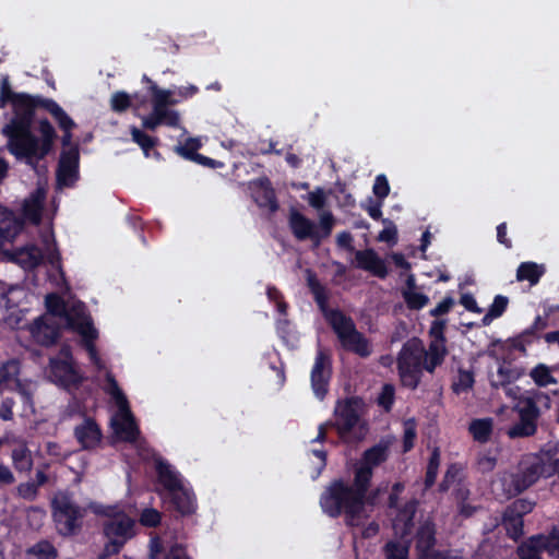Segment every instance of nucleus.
<instances>
[{"mask_svg":"<svg viewBox=\"0 0 559 559\" xmlns=\"http://www.w3.org/2000/svg\"><path fill=\"white\" fill-rule=\"evenodd\" d=\"M312 294L314 295L316 301L324 311V313L328 312L329 310L324 309L325 304L328 302V295L325 288L323 286L317 287L316 290L312 292Z\"/></svg>","mask_w":559,"mask_h":559,"instance_id":"nucleus-59","label":"nucleus"},{"mask_svg":"<svg viewBox=\"0 0 559 559\" xmlns=\"http://www.w3.org/2000/svg\"><path fill=\"white\" fill-rule=\"evenodd\" d=\"M545 269L534 262H523L516 271L518 281H528L532 285L538 283L540 276L544 274Z\"/></svg>","mask_w":559,"mask_h":559,"instance_id":"nucleus-31","label":"nucleus"},{"mask_svg":"<svg viewBox=\"0 0 559 559\" xmlns=\"http://www.w3.org/2000/svg\"><path fill=\"white\" fill-rule=\"evenodd\" d=\"M37 485L32 481L20 484L17 487L19 496L26 499L33 500L37 495Z\"/></svg>","mask_w":559,"mask_h":559,"instance_id":"nucleus-47","label":"nucleus"},{"mask_svg":"<svg viewBox=\"0 0 559 559\" xmlns=\"http://www.w3.org/2000/svg\"><path fill=\"white\" fill-rule=\"evenodd\" d=\"M416 506L417 502L412 500L396 515L393 522L395 537L383 547L385 559H408L411 545L408 535L412 532Z\"/></svg>","mask_w":559,"mask_h":559,"instance_id":"nucleus-8","label":"nucleus"},{"mask_svg":"<svg viewBox=\"0 0 559 559\" xmlns=\"http://www.w3.org/2000/svg\"><path fill=\"white\" fill-rule=\"evenodd\" d=\"M361 413V401L352 397L344 402H338L334 414L336 420L331 424L335 427L342 438H344L358 423Z\"/></svg>","mask_w":559,"mask_h":559,"instance_id":"nucleus-15","label":"nucleus"},{"mask_svg":"<svg viewBox=\"0 0 559 559\" xmlns=\"http://www.w3.org/2000/svg\"><path fill=\"white\" fill-rule=\"evenodd\" d=\"M325 319L337 334L344 348L358 354L361 357L370 355V346L365 336L357 331L354 321L338 310L325 312Z\"/></svg>","mask_w":559,"mask_h":559,"instance_id":"nucleus-9","label":"nucleus"},{"mask_svg":"<svg viewBox=\"0 0 559 559\" xmlns=\"http://www.w3.org/2000/svg\"><path fill=\"white\" fill-rule=\"evenodd\" d=\"M331 377V360L326 352L320 349L311 370V386L317 397L322 400L326 392Z\"/></svg>","mask_w":559,"mask_h":559,"instance_id":"nucleus-18","label":"nucleus"},{"mask_svg":"<svg viewBox=\"0 0 559 559\" xmlns=\"http://www.w3.org/2000/svg\"><path fill=\"white\" fill-rule=\"evenodd\" d=\"M11 259L25 270L36 267L43 260V253L36 246L29 245L10 253Z\"/></svg>","mask_w":559,"mask_h":559,"instance_id":"nucleus-25","label":"nucleus"},{"mask_svg":"<svg viewBox=\"0 0 559 559\" xmlns=\"http://www.w3.org/2000/svg\"><path fill=\"white\" fill-rule=\"evenodd\" d=\"M106 379L108 382V392L116 401L119 409L116 418L112 419L115 433L120 440L139 445L141 439L140 431L129 408L127 397L111 373L108 372Z\"/></svg>","mask_w":559,"mask_h":559,"instance_id":"nucleus-7","label":"nucleus"},{"mask_svg":"<svg viewBox=\"0 0 559 559\" xmlns=\"http://www.w3.org/2000/svg\"><path fill=\"white\" fill-rule=\"evenodd\" d=\"M333 225H334V217H333L332 213L331 212L321 213L320 226L324 231V234H323L324 237L330 236Z\"/></svg>","mask_w":559,"mask_h":559,"instance_id":"nucleus-50","label":"nucleus"},{"mask_svg":"<svg viewBox=\"0 0 559 559\" xmlns=\"http://www.w3.org/2000/svg\"><path fill=\"white\" fill-rule=\"evenodd\" d=\"M57 549L47 540H40L27 549L24 559H57Z\"/></svg>","mask_w":559,"mask_h":559,"instance_id":"nucleus-32","label":"nucleus"},{"mask_svg":"<svg viewBox=\"0 0 559 559\" xmlns=\"http://www.w3.org/2000/svg\"><path fill=\"white\" fill-rule=\"evenodd\" d=\"M201 146L200 140L197 138H189L183 145L176 147V152L181 156L191 159L195 154L197 150Z\"/></svg>","mask_w":559,"mask_h":559,"instance_id":"nucleus-43","label":"nucleus"},{"mask_svg":"<svg viewBox=\"0 0 559 559\" xmlns=\"http://www.w3.org/2000/svg\"><path fill=\"white\" fill-rule=\"evenodd\" d=\"M454 305L452 297H445L436 308L430 310L432 317H439L448 313Z\"/></svg>","mask_w":559,"mask_h":559,"instance_id":"nucleus-49","label":"nucleus"},{"mask_svg":"<svg viewBox=\"0 0 559 559\" xmlns=\"http://www.w3.org/2000/svg\"><path fill=\"white\" fill-rule=\"evenodd\" d=\"M492 430V420L489 418L475 419L469 425V431L475 440L485 442L489 439Z\"/></svg>","mask_w":559,"mask_h":559,"instance_id":"nucleus-35","label":"nucleus"},{"mask_svg":"<svg viewBox=\"0 0 559 559\" xmlns=\"http://www.w3.org/2000/svg\"><path fill=\"white\" fill-rule=\"evenodd\" d=\"M46 307L47 313L38 318L32 328L36 342L46 346L52 345L62 328H71L81 335L94 365L98 369L104 368L93 344L98 333L91 317L85 312L84 304L78 300L64 301L58 295L51 294L46 297Z\"/></svg>","mask_w":559,"mask_h":559,"instance_id":"nucleus-3","label":"nucleus"},{"mask_svg":"<svg viewBox=\"0 0 559 559\" xmlns=\"http://www.w3.org/2000/svg\"><path fill=\"white\" fill-rule=\"evenodd\" d=\"M386 459L388 447L384 444L380 443L365 451L361 463L356 469L354 484L347 485L342 480H335L322 493L320 504L323 511L332 518L344 512L348 525H359L364 518L365 502L373 503L380 492L377 489L370 496H366L372 468Z\"/></svg>","mask_w":559,"mask_h":559,"instance_id":"nucleus-2","label":"nucleus"},{"mask_svg":"<svg viewBox=\"0 0 559 559\" xmlns=\"http://www.w3.org/2000/svg\"><path fill=\"white\" fill-rule=\"evenodd\" d=\"M1 100L11 102L14 112L11 120L2 128V134L8 138L9 152L17 159L35 166L51 148L56 136L53 127L45 119L39 122L41 139L32 133L34 109L37 103L28 95L13 93L7 79L3 80L1 87Z\"/></svg>","mask_w":559,"mask_h":559,"instance_id":"nucleus-1","label":"nucleus"},{"mask_svg":"<svg viewBox=\"0 0 559 559\" xmlns=\"http://www.w3.org/2000/svg\"><path fill=\"white\" fill-rule=\"evenodd\" d=\"M165 559H188L186 550L180 545H174L166 554Z\"/></svg>","mask_w":559,"mask_h":559,"instance_id":"nucleus-57","label":"nucleus"},{"mask_svg":"<svg viewBox=\"0 0 559 559\" xmlns=\"http://www.w3.org/2000/svg\"><path fill=\"white\" fill-rule=\"evenodd\" d=\"M47 377L51 382L68 391L76 389L82 382L83 377L73 366L69 347L63 346L57 357L50 358Z\"/></svg>","mask_w":559,"mask_h":559,"instance_id":"nucleus-12","label":"nucleus"},{"mask_svg":"<svg viewBox=\"0 0 559 559\" xmlns=\"http://www.w3.org/2000/svg\"><path fill=\"white\" fill-rule=\"evenodd\" d=\"M552 474L554 468L549 461L537 454H527L519 462L516 472H504L492 481V491L509 499L530 488L540 477H549Z\"/></svg>","mask_w":559,"mask_h":559,"instance_id":"nucleus-5","label":"nucleus"},{"mask_svg":"<svg viewBox=\"0 0 559 559\" xmlns=\"http://www.w3.org/2000/svg\"><path fill=\"white\" fill-rule=\"evenodd\" d=\"M390 192V186L384 175H379L373 185V193L383 200Z\"/></svg>","mask_w":559,"mask_h":559,"instance_id":"nucleus-46","label":"nucleus"},{"mask_svg":"<svg viewBox=\"0 0 559 559\" xmlns=\"http://www.w3.org/2000/svg\"><path fill=\"white\" fill-rule=\"evenodd\" d=\"M531 510H532V503L527 502L525 500H518L513 503V506L510 509H508V511L512 512L513 514H516L518 512H520L521 518L524 513H527Z\"/></svg>","mask_w":559,"mask_h":559,"instance_id":"nucleus-55","label":"nucleus"},{"mask_svg":"<svg viewBox=\"0 0 559 559\" xmlns=\"http://www.w3.org/2000/svg\"><path fill=\"white\" fill-rule=\"evenodd\" d=\"M546 551L559 559V531L552 530L547 536L538 535L530 539L526 547L520 548L521 559H542L540 552Z\"/></svg>","mask_w":559,"mask_h":559,"instance_id":"nucleus-16","label":"nucleus"},{"mask_svg":"<svg viewBox=\"0 0 559 559\" xmlns=\"http://www.w3.org/2000/svg\"><path fill=\"white\" fill-rule=\"evenodd\" d=\"M179 120L178 111L168 109V107H155L151 115L142 117V126L144 129L154 131L160 124L177 127Z\"/></svg>","mask_w":559,"mask_h":559,"instance_id":"nucleus-20","label":"nucleus"},{"mask_svg":"<svg viewBox=\"0 0 559 559\" xmlns=\"http://www.w3.org/2000/svg\"><path fill=\"white\" fill-rule=\"evenodd\" d=\"M15 481L11 469L0 462V487L12 485Z\"/></svg>","mask_w":559,"mask_h":559,"instance_id":"nucleus-52","label":"nucleus"},{"mask_svg":"<svg viewBox=\"0 0 559 559\" xmlns=\"http://www.w3.org/2000/svg\"><path fill=\"white\" fill-rule=\"evenodd\" d=\"M519 420L507 430L511 439L528 438L537 432V420L540 417V409L536 401L531 396L521 397L514 407Z\"/></svg>","mask_w":559,"mask_h":559,"instance_id":"nucleus-13","label":"nucleus"},{"mask_svg":"<svg viewBox=\"0 0 559 559\" xmlns=\"http://www.w3.org/2000/svg\"><path fill=\"white\" fill-rule=\"evenodd\" d=\"M506 233H507V226L504 223L500 224L498 227H497V238L499 240V242L506 245L507 247H510L511 243L510 241L506 238Z\"/></svg>","mask_w":559,"mask_h":559,"instance_id":"nucleus-62","label":"nucleus"},{"mask_svg":"<svg viewBox=\"0 0 559 559\" xmlns=\"http://www.w3.org/2000/svg\"><path fill=\"white\" fill-rule=\"evenodd\" d=\"M12 460L16 471L29 472L33 467L31 451L25 444H19L12 451Z\"/></svg>","mask_w":559,"mask_h":559,"instance_id":"nucleus-33","label":"nucleus"},{"mask_svg":"<svg viewBox=\"0 0 559 559\" xmlns=\"http://www.w3.org/2000/svg\"><path fill=\"white\" fill-rule=\"evenodd\" d=\"M503 524L507 530L508 535L513 538L518 539L522 533H523V520L520 516V512L516 514H513L510 511L506 512Z\"/></svg>","mask_w":559,"mask_h":559,"instance_id":"nucleus-36","label":"nucleus"},{"mask_svg":"<svg viewBox=\"0 0 559 559\" xmlns=\"http://www.w3.org/2000/svg\"><path fill=\"white\" fill-rule=\"evenodd\" d=\"M474 385V374L469 370L460 369L457 377L452 383V390L456 393H463L471 390Z\"/></svg>","mask_w":559,"mask_h":559,"instance_id":"nucleus-37","label":"nucleus"},{"mask_svg":"<svg viewBox=\"0 0 559 559\" xmlns=\"http://www.w3.org/2000/svg\"><path fill=\"white\" fill-rule=\"evenodd\" d=\"M93 511L104 516L103 532L107 543L98 559H107L117 555L124 544L131 539L134 532V520L112 506H92Z\"/></svg>","mask_w":559,"mask_h":559,"instance_id":"nucleus-6","label":"nucleus"},{"mask_svg":"<svg viewBox=\"0 0 559 559\" xmlns=\"http://www.w3.org/2000/svg\"><path fill=\"white\" fill-rule=\"evenodd\" d=\"M289 227L298 240H306L310 238L316 241V246L320 245V236L317 231L316 224L297 210H290Z\"/></svg>","mask_w":559,"mask_h":559,"instance_id":"nucleus-19","label":"nucleus"},{"mask_svg":"<svg viewBox=\"0 0 559 559\" xmlns=\"http://www.w3.org/2000/svg\"><path fill=\"white\" fill-rule=\"evenodd\" d=\"M41 104L57 120L59 127L63 131H71V129L74 128V121L66 114V111L56 102L51 99H45L41 102Z\"/></svg>","mask_w":559,"mask_h":559,"instance_id":"nucleus-30","label":"nucleus"},{"mask_svg":"<svg viewBox=\"0 0 559 559\" xmlns=\"http://www.w3.org/2000/svg\"><path fill=\"white\" fill-rule=\"evenodd\" d=\"M79 148L71 146L60 155L57 169V183L59 188L71 187L79 178Z\"/></svg>","mask_w":559,"mask_h":559,"instance_id":"nucleus-17","label":"nucleus"},{"mask_svg":"<svg viewBox=\"0 0 559 559\" xmlns=\"http://www.w3.org/2000/svg\"><path fill=\"white\" fill-rule=\"evenodd\" d=\"M47 191L38 187L23 202V215L33 224H38L41 219Z\"/></svg>","mask_w":559,"mask_h":559,"instance_id":"nucleus-21","label":"nucleus"},{"mask_svg":"<svg viewBox=\"0 0 559 559\" xmlns=\"http://www.w3.org/2000/svg\"><path fill=\"white\" fill-rule=\"evenodd\" d=\"M308 201L312 207L321 210L325 205V194L323 189L317 188L314 191H311L308 195Z\"/></svg>","mask_w":559,"mask_h":559,"instance_id":"nucleus-48","label":"nucleus"},{"mask_svg":"<svg viewBox=\"0 0 559 559\" xmlns=\"http://www.w3.org/2000/svg\"><path fill=\"white\" fill-rule=\"evenodd\" d=\"M75 414L81 415V421L73 428V436L76 442L81 445L82 450L93 451L97 449L103 440V433L98 424L92 418L85 416L81 411V406H69L68 415L73 416Z\"/></svg>","mask_w":559,"mask_h":559,"instance_id":"nucleus-14","label":"nucleus"},{"mask_svg":"<svg viewBox=\"0 0 559 559\" xmlns=\"http://www.w3.org/2000/svg\"><path fill=\"white\" fill-rule=\"evenodd\" d=\"M131 135L132 140L142 147L146 156L148 155V151L156 144V140L154 138L147 135L135 127L131 128Z\"/></svg>","mask_w":559,"mask_h":559,"instance_id":"nucleus-41","label":"nucleus"},{"mask_svg":"<svg viewBox=\"0 0 559 559\" xmlns=\"http://www.w3.org/2000/svg\"><path fill=\"white\" fill-rule=\"evenodd\" d=\"M131 105V97L126 92H116L111 95L110 107L116 112L126 111Z\"/></svg>","mask_w":559,"mask_h":559,"instance_id":"nucleus-42","label":"nucleus"},{"mask_svg":"<svg viewBox=\"0 0 559 559\" xmlns=\"http://www.w3.org/2000/svg\"><path fill=\"white\" fill-rule=\"evenodd\" d=\"M438 468H436V465L427 466L426 472V478H425V485L426 488H429L433 485L436 477H437Z\"/></svg>","mask_w":559,"mask_h":559,"instance_id":"nucleus-61","label":"nucleus"},{"mask_svg":"<svg viewBox=\"0 0 559 559\" xmlns=\"http://www.w3.org/2000/svg\"><path fill=\"white\" fill-rule=\"evenodd\" d=\"M358 267L371 272L373 275L384 278L388 274L382 259L372 250H360L355 253Z\"/></svg>","mask_w":559,"mask_h":559,"instance_id":"nucleus-22","label":"nucleus"},{"mask_svg":"<svg viewBox=\"0 0 559 559\" xmlns=\"http://www.w3.org/2000/svg\"><path fill=\"white\" fill-rule=\"evenodd\" d=\"M23 293H24L23 289L20 287H13V288L9 289L8 294L5 295L8 306H11V305L16 306L17 302L14 299V295L15 294L21 295Z\"/></svg>","mask_w":559,"mask_h":559,"instance_id":"nucleus-63","label":"nucleus"},{"mask_svg":"<svg viewBox=\"0 0 559 559\" xmlns=\"http://www.w3.org/2000/svg\"><path fill=\"white\" fill-rule=\"evenodd\" d=\"M24 401L32 406V397H33V384L32 383H22L21 381L14 388Z\"/></svg>","mask_w":559,"mask_h":559,"instance_id":"nucleus-51","label":"nucleus"},{"mask_svg":"<svg viewBox=\"0 0 559 559\" xmlns=\"http://www.w3.org/2000/svg\"><path fill=\"white\" fill-rule=\"evenodd\" d=\"M261 205L269 206L271 212H275L278 209L275 193L272 189H265L263 191V201L261 202Z\"/></svg>","mask_w":559,"mask_h":559,"instance_id":"nucleus-53","label":"nucleus"},{"mask_svg":"<svg viewBox=\"0 0 559 559\" xmlns=\"http://www.w3.org/2000/svg\"><path fill=\"white\" fill-rule=\"evenodd\" d=\"M352 242H353V236L348 231L340 233L336 237V243L342 248L353 250Z\"/></svg>","mask_w":559,"mask_h":559,"instance_id":"nucleus-58","label":"nucleus"},{"mask_svg":"<svg viewBox=\"0 0 559 559\" xmlns=\"http://www.w3.org/2000/svg\"><path fill=\"white\" fill-rule=\"evenodd\" d=\"M156 469L158 473L159 483L165 487V489L168 492H170L171 490H176L177 488L182 486L177 473L166 462L157 460Z\"/></svg>","mask_w":559,"mask_h":559,"instance_id":"nucleus-27","label":"nucleus"},{"mask_svg":"<svg viewBox=\"0 0 559 559\" xmlns=\"http://www.w3.org/2000/svg\"><path fill=\"white\" fill-rule=\"evenodd\" d=\"M508 302L507 297L501 295L496 296L487 314L483 319L484 324L487 325L492 319L500 317L507 309Z\"/></svg>","mask_w":559,"mask_h":559,"instance_id":"nucleus-39","label":"nucleus"},{"mask_svg":"<svg viewBox=\"0 0 559 559\" xmlns=\"http://www.w3.org/2000/svg\"><path fill=\"white\" fill-rule=\"evenodd\" d=\"M521 374L522 373L516 368L503 362L499 365L496 372L490 373L489 380L492 388H507L515 382Z\"/></svg>","mask_w":559,"mask_h":559,"instance_id":"nucleus-26","label":"nucleus"},{"mask_svg":"<svg viewBox=\"0 0 559 559\" xmlns=\"http://www.w3.org/2000/svg\"><path fill=\"white\" fill-rule=\"evenodd\" d=\"M23 228V221L12 211L0 205V236L13 240Z\"/></svg>","mask_w":559,"mask_h":559,"instance_id":"nucleus-24","label":"nucleus"},{"mask_svg":"<svg viewBox=\"0 0 559 559\" xmlns=\"http://www.w3.org/2000/svg\"><path fill=\"white\" fill-rule=\"evenodd\" d=\"M168 497L175 509L181 514H189L194 510L193 499L182 486L168 492Z\"/></svg>","mask_w":559,"mask_h":559,"instance_id":"nucleus-29","label":"nucleus"},{"mask_svg":"<svg viewBox=\"0 0 559 559\" xmlns=\"http://www.w3.org/2000/svg\"><path fill=\"white\" fill-rule=\"evenodd\" d=\"M444 329V320L432 322L428 348L418 338H412L403 345L397 358V368L404 385L415 389L423 370L433 373L435 369L443 362L448 355Z\"/></svg>","mask_w":559,"mask_h":559,"instance_id":"nucleus-4","label":"nucleus"},{"mask_svg":"<svg viewBox=\"0 0 559 559\" xmlns=\"http://www.w3.org/2000/svg\"><path fill=\"white\" fill-rule=\"evenodd\" d=\"M403 297L411 309H421L429 302L428 296L413 288H406L403 292Z\"/></svg>","mask_w":559,"mask_h":559,"instance_id":"nucleus-38","label":"nucleus"},{"mask_svg":"<svg viewBox=\"0 0 559 559\" xmlns=\"http://www.w3.org/2000/svg\"><path fill=\"white\" fill-rule=\"evenodd\" d=\"M325 319L337 334L344 348L358 354L361 357L370 355V346L365 336L357 331L354 321L338 310L325 312Z\"/></svg>","mask_w":559,"mask_h":559,"instance_id":"nucleus-10","label":"nucleus"},{"mask_svg":"<svg viewBox=\"0 0 559 559\" xmlns=\"http://www.w3.org/2000/svg\"><path fill=\"white\" fill-rule=\"evenodd\" d=\"M19 373L20 364L17 360L12 359L4 362L0 367V391L4 389H13L16 384H19Z\"/></svg>","mask_w":559,"mask_h":559,"instance_id":"nucleus-28","label":"nucleus"},{"mask_svg":"<svg viewBox=\"0 0 559 559\" xmlns=\"http://www.w3.org/2000/svg\"><path fill=\"white\" fill-rule=\"evenodd\" d=\"M153 98L152 105L155 107H168L175 104V100L171 98V92L168 90L158 88L156 85L151 86Z\"/></svg>","mask_w":559,"mask_h":559,"instance_id":"nucleus-40","label":"nucleus"},{"mask_svg":"<svg viewBox=\"0 0 559 559\" xmlns=\"http://www.w3.org/2000/svg\"><path fill=\"white\" fill-rule=\"evenodd\" d=\"M483 471H491L496 465V460L489 456H484L478 462Z\"/></svg>","mask_w":559,"mask_h":559,"instance_id":"nucleus-64","label":"nucleus"},{"mask_svg":"<svg viewBox=\"0 0 559 559\" xmlns=\"http://www.w3.org/2000/svg\"><path fill=\"white\" fill-rule=\"evenodd\" d=\"M140 522L144 526H156L160 522V513L155 509H144L141 513Z\"/></svg>","mask_w":559,"mask_h":559,"instance_id":"nucleus-45","label":"nucleus"},{"mask_svg":"<svg viewBox=\"0 0 559 559\" xmlns=\"http://www.w3.org/2000/svg\"><path fill=\"white\" fill-rule=\"evenodd\" d=\"M13 401L10 399H5L0 405V418L3 420H10L13 417Z\"/></svg>","mask_w":559,"mask_h":559,"instance_id":"nucleus-56","label":"nucleus"},{"mask_svg":"<svg viewBox=\"0 0 559 559\" xmlns=\"http://www.w3.org/2000/svg\"><path fill=\"white\" fill-rule=\"evenodd\" d=\"M394 401V386L391 384H385L382 388V391L378 397V403L381 405L385 411H389L393 404Z\"/></svg>","mask_w":559,"mask_h":559,"instance_id":"nucleus-44","label":"nucleus"},{"mask_svg":"<svg viewBox=\"0 0 559 559\" xmlns=\"http://www.w3.org/2000/svg\"><path fill=\"white\" fill-rule=\"evenodd\" d=\"M460 302L472 312H481V309L477 306L475 298L471 294L462 295Z\"/></svg>","mask_w":559,"mask_h":559,"instance_id":"nucleus-54","label":"nucleus"},{"mask_svg":"<svg viewBox=\"0 0 559 559\" xmlns=\"http://www.w3.org/2000/svg\"><path fill=\"white\" fill-rule=\"evenodd\" d=\"M436 528L435 524L429 520H425L420 523L417 528L416 539V554L417 556L423 555L427 551L433 550L436 545Z\"/></svg>","mask_w":559,"mask_h":559,"instance_id":"nucleus-23","label":"nucleus"},{"mask_svg":"<svg viewBox=\"0 0 559 559\" xmlns=\"http://www.w3.org/2000/svg\"><path fill=\"white\" fill-rule=\"evenodd\" d=\"M417 559H450L448 555L437 549L417 556Z\"/></svg>","mask_w":559,"mask_h":559,"instance_id":"nucleus-60","label":"nucleus"},{"mask_svg":"<svg viewBox=\"0 0 559 559\" xmlns=\"http://www.w3.org/2000/svg\"><path fill=\"white\" fill-rule=\"evenodd\" d=\"M51 506L53 520L60 534L71 535L81 527L85 510L79 507L70 495L58 492L53 497Z\"/></svg>","mask_w":559,"mask_h":559,"instance_id":"nucleus-11","label":"nucleus"},{"mask_svg":"<svg viewBox=\"0 0 559 559\" xmlns=\"http://www.w3.org/2000/svg\"><path fill=\"white\" fill-rule=\"evenodd\" d=\"M530 377L536 385L542 388L558 383L557 379L552 377L550 368L544 364L534 367L530 372Z\"/></svg>","mask_w":559,"mask_h":559,"instance_id":"nucleus-34","label":"nucleus"}]
</instances>
